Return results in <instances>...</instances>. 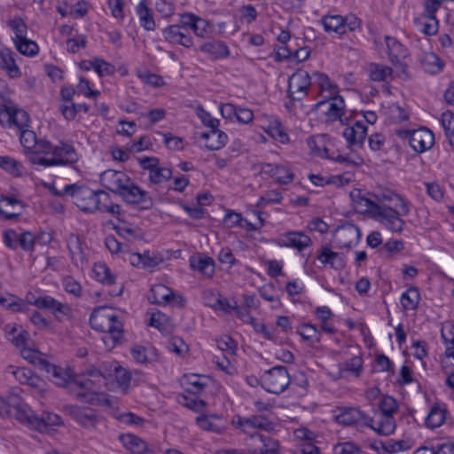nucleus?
Segmentation results:
<instances>
[{
    "mask_svg": "<svg viewBox=\"0 0 454 454\" xmlns=\"http://www.w3.org/2000/svg\"><path fill=\"white\" fill-rule=\"evenodd\" d=\"M48 372L51 373L54 384L67 388L79 401L92 405H111L106 394L91 390V380L74 377L71 370L55 365H51Z\"/></svg>",
    "mask_w": 454,
    "mask_h": 454,
    "instance_id": "obj_1",
    "label": "nucleus"
},
{
    "mask_svg": "<svg viewBox=\"0 0 454 454\" xmlns=\"http://www.w3.org/2000/svg\"><path fill=\"white\" fill-rule=\"evenodd\" d=\"M41 157L35 158L36 165L43 168L69 166L72 167L79 160V154L72 143L60 140L53 145L49 140L43 145Z\"/></svg>",
    "mask_w": 454,
    "mask_h": 454,
    "instance_id": "obj_2",
    "label": "nucleus"
},
{
    "mask_svg": "<svg viewBox=\"0 0 454 454\" xmlns=\"http://www.w3.org/2000/svg\"><path fill=\"white\" fill-rule=\"evenodd\" d=\"M90 324L94 330L106 334L103 337V340L107 346H115L123 336L122 323L115 312L109 308L95 309L90 315Z\"/></svg>",
    "mask_w": 454,
    "mask_h": 454,
    "instance_id": "obj_3",
    "label": "nucleus"
},
{
    "mask_svg": "<svg viewBox=\"0 0 454 454\" xmlns=\"http://www.w3.org/2000/svg\"><path fill=\"white\" fill-rule=\"evenodd\" d=\"M66 192H71L74 203L84 212L100 211L105 200H109V193L103 191H93L88 186L77 184L65 186Z\"/></svg>",
    "mask_w": 454,
    "mask_h": 454,
    "instance_id": "obj_4",
    "label": "nucleus"
},
{
    "mask_svg": "<svg viewBox=\"0 0 454 454\" xmlns=\"http://www.w3.org/2000/svg\"><path fill=\"white\" fill-rule=\"evenodd\" d=\"M367 204L374 218L380 222L387 230L393 232H401L403 231L405 223L401 216L408 215L410 210L406 202H402V207H400L399 210L382 202L368 200Z\"/></svg>",
    "mask_w": 454,
    "mask_h": 454,
    "instance_id": "obj_5",
    "label": "nucleus"
},
{
    "mask_svg": "<svg viewBox=\"0 0 454 454\" xmlns=\"http://www.w3.org/2000/svg\"><path fill=\"white\" fill-rule=\"evenodd\" d=\"M14 410L18 420L39 432L46 431L49 427L59 426L61 423V418L58 414L43 412L38 416L28 405L23 403H17Z\"/></svg>",
    "mask_w": 454,
    "mask_h": 454,
    "instance_id": "obj_6",
    "label": "nucleus"
},
{
    "mask_svg": "<svg viewBox=\"0 0 454 454\" xmlns=\"http://www.w3.org/2000/svg\"><path fill=\"white\" fill-rule=\"evenodd\" d=\"M307 145L314 156L340 163H352L348 156L334 149L333 142L326 135L320 134L308 137Z\"/></svg>",
    "mask_w": 454,
    "mask_h": 454,
    "instance_id": "obj_7",
    "label": "nucleus"
},
{
    "mask_svg": "<svg viewBox=\"0 0 454 454\" xmlns=\"http://www.w3.org/2000/svg\"><path fill=\"white\" fill-rule=\"evenodd\" d=\"M290 384V376L286 367L277 365L266 371L261 377V385L269 393L279 395Z\"/></svg>",
    "mask_w": 454,
    "mask_h": 454,
    "instance_id": "obj_8",
    "label": "nucleus"
},
{
    "mask_svg": "<svg viewBox=\"0 0 454 454\" xmlns=\"http://www.w3.org/2000/svg\"><path fill=\"white\" fill-rule=\"evenodd\" d=\"M315 109L325 115L326 122L340 121L341 124H344L345 121H348L347 118L343 119L346 111L345 101L339 94L319 100L315 105Z\"/></svg>",
    "mask_w": 454,
    "mask_h": 454,
    "instance_id": "obj_9",
    "label": "nucleus"
},
{
    "mask_svg": "<svg viewBox=\"0 0 454 454\" xmlns=\"http://www.w3.org/2000/svg\"><path fill=\"white\" fill-rule=\"evenodd\" d=\"M30 303L39 309L49 310L59 322L70 319L73 316V309L70 304L62 302L48 294L40 295Z\"/></svg>",
    "mask_w": 454,
    "mask_h": 454,
    "instance_id": "obj_10",
    "label": "nucleus"
},
{
    "mask_svg": "<svg viewBox=\"0 0 454 454\" xmlns=\"http://www.w3.org/2000/svg\"><path fill=\"white\" fill-rule=\"evenodd\" d=\"M313 87L312 75L304 69H297L288 79L287 93L294 101L302 100Z\"/></svg>",
    "mask_w": 454,
    "mask_h": 454,
    "instance_id": "obj_11",
    "label": "nucleus"
},
{
    "mask_svg": "<svg viewBox=\"0 0 454 454\" xmlns=\"http://www.w3.org/2000/svg\"><path fill=\"white\" fill-rule=\"evenodd\" d=\"M6 122L9 128L15 127L20 131L29 128V114L14 105L0 102V123Z\"/></svg>",
    "mask_w": 454,
    "mask_h": 454,
    "instance_id": "obj_12",
    "label": "nucleus"
},
{
    "mask_svg": "<svg viewBox=\"0 0 454 454\" xmlns=\"http://www.w3.org/2000/svg\"><path fill=\"white\" fill-rule=\"evenodd\" d=\"M385 42L387 48V54L389 60L397 67L398 77L406 80L408 79V65L403 63V60L409 56L408 49L403 45L396 38L387 35Z\"/></svg>",
    "mask_w": 454,
    "mask_h": 454,
    "instance_id": "obj_13",
    "label": "nucleus"
},
{
    "mask_svg": "<svg viewBox=\"0 0 454 454\" xmlns=\"http://www.w3.org/2000/svg\"><path fill=\"white\" fill-rule=\"evenodd\" d=\"M148 300L153 304L160 306L170 304L178 308L184 307L186 303L183 295L176 294L171 288L163 284L152 286Z\"/></svg>",
    "mask_w": 454,
    "mask_h": 454,
    "instance_id": "obj_14",
    "label": "nucleus"
},
{
    "mask_svg": "<svg viewBox=\"0 0 454 454\" xmlns=\"http://www.w3.org/2000/svg\"><path fill=\"white\" fill-rule=\"evenodd\" d=\"M119 196L124 202L137 206L139 209L147 210L153 207V200L148 192L141 189L132 180L126 185Z\"/></svg>",
    "mask_w": 454,
    "mask_h": 454,
    "instance_id": "obj_15",
    "label": "nucleus"
},
{
    "mask_svg": "<svg viewBox=\"0 0 454 454\" xmlns=\"http://www.w3.org/2000/svg\"><path fill=\"white\" fill-rule=\"evenodd\" d=\"M20 141L26 151L28 161L36 165L35 158L41 157L44 149L43 145L48 140L44 138L38 139L35 133L28 128L20 130Z\"/></svg>",
    "mask_w": 454,
    "mask_h": 454,
    "instance_id": "obj_16",
    "label": "nucleus"
},
{
    "mask_svg": "<svg viewBox=\"0 0 454 454\" xmlns=\"http://www.w3.org/2000/svg\"><path fill=\"white\" fill-rule=\"evenodd\" d=\"M403 133V137L408 139L411 147L417 153H424L434 145V134L427 128L405 130Z\"/></svg>",
    "mask_w": 454,
    "mask_h": 454,
    "instance_id": "obj_17",
    "label": "nucleus"
},
{
    "mask_svg": "<svg viewBox=\"0 0 454 454\" xmlns=\"http://www.w3.org/2000/svg\"><path fill=\"white\" fill-rule=\"evenodd\" d=\"M131 178L123 171L107 169L100 175V184L108 191L119 195Z\"/></svg>",
    "mask_w": 454,
    "mask_h": 454,
    "instance_id": "obj_18",
    "label": "nucleus"
},
{
    "mask_svg": "<svg viewBox=\"0 0 454 454\" xmlns=\"http://www.w3.org/2000/svg\"><path fill=\"white\" fill-rule=\"evenodd\" d=\"M361 238L360 229L350 223L339 226L334 234V241L340 248H351Z\"/></svg>",
    "mask_w": 454,
    "mask_h": 454,
    "instance_id": "obj_19",
    "label": "nucleus"
},
{
    "mask_svg": "<svg viewBox=\"0 0 454 454\" xmlns=\"http://www.w3.org/2000/svg\"><path fill=\"white\" fill-rule=\"evenodd\" d=\"M159 162V159L154 157H145L140 160L141 168L149 171V180L155 184H161L172 176L171 169L160 167Z\"/></svg>",
    "mask_w": 454,
    "mask_h": 454,
    "instance_id": "obj_20",
    "label": "nucleus"
},
{
    "mask_svg": "<svg viewBox=\"0 0 454 454\" xmlns=\"http://www.w3.org/2000/svg\"><path fill=\"white\" fill-rule=\"evenodd\" d=\"M129 261L134 267L153 271L156 267L163 262V257L157 252L145 251L144 253L130 254Z\"/></svg>",
    "mask_w": 454,
    "mask_h": 454,
    "instance_id": "obj_21",
    "label": "nucleus"
},
{
    "mask_svg": "<svg viewBox=\"0 0 454 454\" xmlns=\"http://www.w3.org/2000/svg\"><path fill=\"white\" fill-rule=\"evenodd\" d=\"M276 244L301 252L311 245V239L302 231H293L279 235Z\"/></svg>",
    "mask_w": 454,
    "mask_h": 454,
    "instance_id": "obj_22",
    "label": "nucleus"
},
{
    "mask_svg": "<svg viewBox=\"0 0 454 454\" xmlns=\"http://www.w3.org/2000/svg\"><path fill=\"white\" fill-rule=\"evenodd\" d=\"M162 35L168 43L181 45L187 49L193 46L192 35L182 28V26L169 25L162 29Z\"/></svg>",
    "mask_w": 454,
    "mask_h": 454,
    "instance_id": "obj_23",
    "label": "nucleus"
},
{
    "mask_svg": "<svg viewBox=\"0 0 454 454\" xmlns=\"http://www.w3.org/2000/svg\"><path fill=\"white\" fill-rule=\"evenodd\" d=\"M66 411L73 419L85 428H94L98 423L97 413L90 408L68 405L66 406Z\"/></svg>",
    "mask_w": 454,
    "mask_h": 454,
    "instance_id": "obj_24",
    "label": "nucleus"
},
{
    "mask_svg": "<svg viewBox=\"0 0 454 454\" xmlns=\"http://www.w3.org/2000/svg\"><path fill=\"white\" fill-rule=\"evenodd\" d=\"M67 247L73 263L81 269L86 267L88 264V253L86 251V245L82 241V239L77 235H70L67 239Z\"/></svg>",
    "mask_w": 454,
    "mask_h": 454,
    "instance_id": "obj_25",
    "label": "nucleus"
},
{
    "mask_svg": "<svg viewBox=\"0 0 454 454\" xmlns=\"http://www.w3.org/2000/svg\"><path fill=\"white\" fill-rule=\"evenodd\" d=\"M365 427L372 428L379 434L389 435L394 433L396 425L394 417L377 412L373 418L367 415Z\"/></svg>",
    "mask_w": 454,
    "mask_h": 454,
    "instance_id": "obj_26",
    "label": "nucleus"
},
{
    "mask_svg": "<svg viewBox=\"0 0 454 454\" xmlns=\"http://www.w3.org/2000/svg\"><path fill=\"white\" fill-rule=\"evenodd\" d=\"M339 424L344 426H365L367 415L355 407H344L335 416Z\"/></svg>",
    "mask_w": 454,
    "mask_h": 454,
    "instance_id": "obj_27",
    "label": "nucleus"
},
{
    "mask_svg": "<svg viewBox=\"0 0 454 454\" xmlns=\"http://www.w3.org/2000/svg\"><path fill=\"white\" fill-rule=\"evenodd\" d=\"M342 135L349 145H362L367 134V127L364 121H356L354 123H344Z\"/></svg>",
    "mask_w": 454,
    "mask_h": 454,
    "instance_id": "obj_28",
    "label": "nucleus"
},
{
    "mask_svg": "<svg viewBox=\"0 0 454 454\" xmlns=\"http://www.w3.org/2000/svg\"><path fill=\"white\" fill-rule=\"evenodd\" d=\"M313 86H316L322 99L337 96L339 88L336 83L332 82L328 75L321 72L312 74Z\"/></svg>",
    "mask_w": 454,
    "mask_h": 454,
    "instance_id": "obj_29",
    "label": "nucleus"
},
{
    "mask_svg": "<svg viewBox=\"0 0 454 454\" xmlns=\"http://www.w3.org/2000/svg\"><path fill=\"white\" fill-rule=\"evenodd\" d=\"M365 71L370 80L373 82L389 83L394 79L392 67L383 64L369 63Z\"/></svg>",
    "mask_w": 454,
    "mask_h": 454,
    "instance_id": "obj_30",
    "label": "nucleus"
},
{
    "mask_svg": "<svg viewBox=\"0 0 454 454\" xmlns=\"http://www.w3.org/2000/svg\"><path fill=\"white\" fill-rule=\"evenodd\" d=\"M16 56L17 54L8 48L0 49V67L12 79L21 76L20 68L15 60Z\"/></svg>",
    "mask_w": 454,
    "mask_h": 454,
    "instance_id": "obj_31",
    "label": "nucleus"
},
{
    "mask_svg": "<svg viewBox=\"0 0 454 454\" xmlns=\"http://www.w3.org/2000/svg\"><path fill=\"white\" fill-rule=\"evenodd\" d=\"M23 205L13 197H4L0 200V219L13 220L22 213Z\"/></svg>",
    "mask_w": 454,
    "mask_h": 454,
    "instance_id": "obj_32",
    "label": "nucleus"
},
{
    "mask_svg": "<svg viewBox=\"0 0 454 454\" xmlns=\"http://www.w3.org/2000/svg\"><path fill=\"white\" fill-rule=\"evenodd\" d=\"M263 130L274 140L281 144H288L290 142L289 135L286 131V127L283 125L281 121L277 117H270L268 123L263 127Z\"/></svg>",
    "mask_w": 454,
    "mask_h": 454,
    "instance_id": "obj_33",
    "label": "nucleus"
},
{
    "mask_svg": "<svg viewBox=\"0 0 454 454\" xmlns=\"http://www.w3.org/2000/svg\"><path fill=\"white\" fill-rule=\"evenodd\" d=\"M200 137L205 141V148L210 151L219 150L228 142V136L219 129L201 132Z\"/></svg>",
    "mask_w": 454,
    "mask_h": 454,
    "instance_id": "obj_34",
    "label": "nucleus"
},
{
    "mask_svg": "<svg viewBox=\"0 0 454 454\" xmlns=\"http://www.w3.org/2000/svg\"><path fill=\"white\" fill-rule=\"evenodd\" d=\"M323 265H330L334 270H342L346 263L342 254L332 251L328 247H322L317 256Z\"/></svg>",
    "mask_w": 454,
    "mask_h": 454,
    "instance_id": "obj_35",
    "label": "nucleus"
},
{
    "mask_svg": "<svg viewBox=\"0 0 454 454\" xmlns=\"http://www.w3.org/2000/svg\"><path fill=\"white\" fill-rule=\"evenodd\" d=\"M189 262L193 270L199 271L206 278H211L215 273V262L209 256L202 254L191 256Z\"/></svg>",
    "mask_w": 454,
    "mask_h": 454,
    "instance_id": "obj_36",
    "label": "nucleus"
},
{
    "mask_svg": "<svg viewBox=\"0 0 454 454\" xmlns=\"http://www.w3.org/2000/svg\"><path fill=\"white\" fill-rule=\"evenodd\" d=\"M199 50L201 52L210 55L215 59H224L230 56V50L223 41L211 40L204 42L200 44Z\"/></svg>",
    "mask_w": 454,
    "mask_h": 454,
    "instance_id": "obj_37",
    "label": "nucleus"
},
{
    "mask_svg": "<svg viewBox=\"0 0 454 454\" xmlns=\"http://www.w3.org/2000/svg\"><path fill=\"white\" fill-rule=\"evenodd\" d=\"M6 373L12 375L19 383L31 387H36L39 380L38 377L28 368L10 365L6 369Z\"/></svg>",
    "mask_w": 454,
    "mask_h": 454,
    "instance_id": "obj_38",
    "label": "nucleus"
},
{
    "mask_svg": "<svg viewBox=\"0 0 454 454\" xmlns=\"http://www.w3.org/2000/svg\"><path fill=\"white\" fill-rule=\"evenodd\" d=\"M197 424L201 429L216 434H222L227 428L225 421L216 415L198 417Z\"/></svg>",
    "mask_w": 454,
    "mask_h": 454,
    "instance_id": "obj_39",
    "label": "nucleus"
},
{
    "mask_svg": "<svg viewBox=\"0 0 454 454\" xmlns=\"http://www.w3.org/2000/svg\"><path fill=\"white\" fill-rule=\"evenodd\" d=\"M182 384L186 392L196 396L201 394L207 387V378L198 374L184 375Z\"/></svg>",
    "mask_w": 454,
    "mask_h": 454,
    "instance_id": "obj_40",
    "label": "nucleus"
},
{
    "mask_svg": "<svg viewBox=\"0 0 454 454\" xmlns=\"http://www.w3.org/2000/svg\"><path fill=\"white\" fill-rule=\"evenodd\" d=\"M255 443H261V447L251 449L252 454H278L279 443L277 440L263 434L255 435Z\"/></svg>",
    "mask_w": 454,
    "mask_h": 454,
    "instance_id": "obj_41",
    "label": "nucleus"
},
{
    "mask_svg": "<svg viewBox=\"0 0 454 454\" xmlns=\"http://www.w3.org/2000/svg\"><path fill=\"white\" fill-rule=\"evenodd\" d=\"M420 65L422 68L432 74L440 73L443 67V62L441 59L434 52H424L420 59Z\"/></svg>",
    "mask_w": 454,
    "mask_h": 454,
    "instance_id": "obj_42",
    "label": "nucleus"
},
{
    "mask_svg": "<svg viewBox=\"0 0 454 454\" xmlns=\"http://www.w3.org/2000/svg\"><path fill=\"white\" fill-rule=\"evenodd\" d=\"M447 410L441 405H434L425 419V425L431 429L441 427L446 419Z\"/></svg>",
    "mask_w": 454,
    "mask_h": 454,
    "instance_id": "obj_43",
    "label": "nucleus"
},
{
    "mask_svg": "<svg viewBox=\"0 0 454 454\" xmlns=\"http://www.w3.org/2000/svg\"><path fill=\"white\" fill-rule=\"evenodd\" d=\"M125 448L133 454H145L149 451L147 443L134 434H125L121 437Z\"/></svg>",
    "mask_w": 454,
    "mask_h": 454,
    "instance_id": "obj_44",
    "label": "nucleus"
},
{
    "mask_svg": "<svg viewBox=\"0 0 454 454\" xmlns=\"http://www.w3.org/2000/svg\"><path fill=\"white\" fill-rule=\"evenodd\" d=\"M92 272L94 278L103 285L111 286L116 281V276L104 262L95 263Z\"/></svg>",
    "mask_w": 454,
    "mask_h": 454,
    "instance_id": "obj_45",
    "label": "nucleus"
},
{
    "mask_svg": "<svg viewBox=\"0 0 454 454\" xmlns=\"http://www.w3.org/2000/svg\"><path fill=\"white\" fill-rule=\"evenodd\" d=\"M231 424L235 428L250 436V439L255 442V435H261L253 425L250 417L243 418L239 415L234 416Z\"/></svg>",
    "mask_w": 454,
    "mask_h": 454,
    "instance_id": "obj_46",
    "label": "nucleus"
},
{
    "mask_svg": "<svg viewBox=\"0 0 454 454\" xmlns=\"http://www.w3.org/2000/svg\"><path fill=\"white\" fill-rule=\"evenodd\" d=\"M136 11L139 17L141 26L147 31H153L155 29V21L152 11L145 4V2L141 1L137 4Z\"/></svg>",
    "mask_w": 454,
    "mask_h": 454,
    "instance_id": "obj_47",
    "label": "nucleus"
},
{
    "mask_svg": "<svg viewBox=\"0 0 454 454\" xmlns=\"http://www.w3.org/2000/svg\"><path fill=\"white\" fill-rule=\"evenodd\" d=\"M321 23L326 32H334L340 35L345 34L343 17L340 15H325Z\"/></svg>",
    "mask_w": 454,
    "mask_h": 454,
    "instance_id": "obj_48",
    "label": "nucleus"
},
{
    "mask_svg": "<svg viewBox=\"0 0 454 454\" xmlns=\"http://www.w3.org/2000/svg\"><path fill=\"white\" fill-rule=\"evenodd\" d=\"M420 294L417 287L411 286L401 296V304L405 310H414L418 308Z\"/></svg>",
    "mask_w": 454,
    "mask_h": 454,
    "instance_id": "obj_49",
    "label": "nucleus"
},
{
    "mask_svg": "<svg viewBox=\"0 0 454 454\" xmlns=\"http://www.w3.org/2000/svg\"><path fill=\"white\" fill-rule=\"evenodd\" d=\"M134 360L139 364L150 363L156 356L155 349L152 347H144L140 345L134 346L131 350Z\"/></svg>",
    "mask_w": 454,
    "mask_h": 454,
    "instance_id": "obj_50",
    "label": "nucleus"
},
{
    "mask_svg": "<svg viewBox=\"0 0 454 454\" xmlns=\"http://www.w3.org/2000/svg\"><path fill=\"white\" fill-rule=\"evenodd\" d=\"M31 301H24L14 295H11L9 298L0 297V304L12 312L27 311Z\"/></svg>",
    "mask_w": 454,
    "mask_h": 454,
    "instance_id": "obj_51",
    "label": "nucleus"
},
{
    "mask_svg": "<svg viewBox=\"0 0 454 454\" xmlns=\"http://www.w3.org/2000/svg\"><path fill=\"white\" fill-rule=\"evenodd\" d=\"M363 371V359L361 356H356L347 360L340 369L341 377H346L350 372L355 377H359Z\"/></svg>",
    "mask_w": 454,
    "mask_h": 454,
    "instance_id": "obj_52",
    "label": "nucleus"
},
{
    "mask_svg": "<svg viewBox=\"0 0 454 454\" xmlns=\"http://www.w3.org/2000/svg\"><path fill=\"white\" fill-rule=\"evenodd\" d=\"M440 121L444 129L445 136L454 151V113L450 110L443 112Z\"/></svg>",
    "mask_w": 454,
    "mask_h": 454,
    "instance_id": "obj_53",
    "label": "nucleus"
},
{
    "mask_svg": "<svg viewBox=\"0 0 454 454\" xmlns=\"http://www.w3.org/2000/svg\"><path fill=\"white\" fill-rule=\"evenodd\" d=\"M0 168L15 176H21L23 171L22 163L10 156H0Z\"/></svg>",
    "mask_w": 454,
    "mask_h": 454,
    "instance_id": "obj_54",
    "label": "nucleus"
},
{
    "mask_svg": "<svg viewBox=\"0 0 454 454\" xmlns=\"http://www.w3.org/2000/svg\"><path fill=\"white\" fill-rule=\"evenodd\" d=\"M441 334L444 343L446 344V356L454 358V325L448 324L443 325Z\"/></svg>",
    "mask_w": 454,
    "mask_h": 454,
    "instance_id": "obj_55",
    "label": "nucleus"
},
{
    "mask_svg": "<svg viewBox=\"0 0 454 454\" xmlns=\"http://www.w3.org/2000/svg\"><path fill=\"white\" fill-rule=\"evenodd\" d=\"M384 449V453L393 454L401 451L409 450L412 444L410 441L405 440H394L389 439L384 442V444H381Z\"/></svg>",
    "mask_w": 454,
    "mask_h": 454,
    "instance_id": "obj_56",
    "label": "nucleus"
},
{
    "mask_svg": "<svg viewBox=\"0 0 454 454\" xmlns=\"http://www.w3.org/2000/svg\"><path fill=\"white\" fill-rule=\"evenodd\" d=\"M14 43L19 52L25 56H35L39 50L37 43L27 37L20 40H14Z\"/></svg>",
    "mask_w": 454,
    "mask_h": 454,
    "instance_id": "obj_57",
    "label": "nucleus"
},
{
    "mask_svg": "<svg viewBox=\"0 0 454 454\" xmlns=\"http://www.w3.org/2000/svg\"><path fill=\"white\" fill-rule=\"evenodd\" d=\"M298 334L305 340L308 341H319L320 333L316 325L311 324H302L297 330Z\"/></svg>",
    "mask_w": 454,
    "mask_h": 454,
    "instance_id": "obj_58",
    "label": "nucleus"
},
{
    "mask_svg": "<svg viewBox=\"0 0 454 454\" xmlns=\"http://www.w3.org/2000/svg\"><path fill=\"white\" fill-rule=\"evenodd\" d=\"M93 69L97 72L99 76L112 75L115 72L114 65L106 62L100 58L92 59Z\"/></svg>",
    "mask_w": 454,
    "mask_h": 454,
    "instance_id": "obj_59",
    "label": "nucleus"
},
{
    "mask_svg": "<svg viewBox=\"0 0 454 454\" xmlns=\"http://www.w3.org/2000/svg\"><path fill=\"white\" fill-rule=\"evenodd\" d=\"M64 290L75 298H79L82 294V287L81 284L75 280L72 276H67L62 280Z\"/></svg>",
    "mask_w": 454,
    "mask_h": 454,
    "instance_id": "obj_60",
    "label": "nucleus"
},
{
    "mask_svg": "<svg viewBox=\"0 0 454 454\" xmlns=\"http://www.w3.org/2000/svg\"><path fill=\"white\" fill-rule=\"evenodd\" d=\"M398 404L395 398L389 395L383 396L380 402L379 413L394 417L397 411Z\"/></svg>",
    "mask_w": 454,
    "mask_h": 454,
    "instance_id": "obj_61",
    "label": "nucleus"
},
{
    "mask_svg": "<svg viewBox=\"0 0 454 454\" xmlns=\"http://www.w3.org/2000/svg\"><path fill=\"white\" fill-rule=\"evenodd\" d=\"M10 27L15 34L14 40H20L27 37V27L24 20L20 17H14L8 22Z\"/></svg>",
    "mask_w": 454,
    "mask_h": 454,
    "instance_id": "obj_62",
    "label": "nucleus"
},
{
    "mask_svg": "<svg viewBox=\"0 0 454 454\" xmlns=\"http://www.w3.org/2000/svg\"><path fill=\"white\" fill-rule=\"evenodd\" d=\"M87 38L84 35H76L66 42L67 50L71 53H76L80 49L86 47Z\"/></svg>",
    "mask_w": 454,
    "mask_h": 454,
    "instance_id": "obj_63",
    "label": "nucleus"
},
{
    "mask_svg": "<svg viewBox=\"0 0 454 454\" xmlns=\"http://www.w3.org/2000/svg\"><path fill=\"white\" fill-rule=\"evenodd\" d=\"M333 451L334 454H364L359 446L351 442L336 444Z\"/></svg>",
    "mask_w": 454,
    "mask_h": 454,
    "instance_id": "obj_64",
    "label": "nucleus"
}]
</instances>
